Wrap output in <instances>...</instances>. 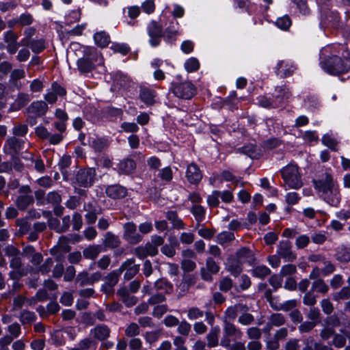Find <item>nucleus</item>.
<instances>
[{
  "instance_id": "54",
  "label": "nucleus",
  "mask_w": 350,
  "mask_h": 350,
  "mask_svg": "<svg viewBox=\"0 0 350 350\" xmlns=\"http://www.w3.org/2000/svg\"><path fill=\"white\" fill-rule=\"evenodd\" d=\"M321 312L318 308L312 306L310 308L308 312L307 313V318L316 324L321 320Z\"/></svg>"
},
{
  "instance_id": "34",
  "label": "nucleus",
  "mask_w": 350,
  "mask_h": 350,
  "mask_svg": "<svg viewBox=\"0 0 350 350\" xmlns=\"http://www.w3.org/2000/svg\"><path fill=\"white\" fill-rule=\"evenodd\" d=\"M196 283V278L192 275H184L180 283L178 285V288L183 295L189 292L191 286L194 285Z\"/></svg>"
},
{
  "instance_id": "21",
  "label": "nucleus",
  "mask_w": 350,
  "mask_h": 350,
  "mask_svg": "<svg viewBox=\"0 0 350 350\" xmlns=\"http://www.w3.org/2000/svg\"><path fill=\"white\" fill-rule=\"evenodd\" d=\"M110 333L109 327L104 324L98 325L91 330V334L94 338L100 341L107 340L109 337Z\"/></svg>"
},
{
  "instance_id": "1",
  "label": "nucleus",
  "mask_w": 350,
  "mask_h": 350,
  "mask_svg": "<svg viewBox=\"0 0 350 350\" xmlns=\"http://www.w3.org/2000/svg\"><path fill=\"white\" fill-rule=\"evenodd\" d=\"M322 68L327 72L336 75L350 70V57L344 59L337 55L326 57L321 62Z\"/></svg>"
},
{
  "instance_id": "55",
  "label": "nucleus",
  "mask_w": 350,
  "mask_h": 350,
  "mask_svg": "<svg viewBox=\"0 0 350 350\" xmlns=\"http://www.w3.org/2000/svg\"><path fill=\"white\" fill-rule=\"evenodd\" d=\"M200 63L195 57L188 59L185 63V68L188 72H195L198 70Z\"/></svg>"
},
{
  "instance_id": "29",
  "label": "nucleus",
  "mask_w": 350,
  "mask_h": 350,
  "mask_svg": "<svg viewBox=\"0 0 350 350\" xmlns=\"http://www.w3.org/2000/svg\"><path fill=\"white\" fill-rule=\"evenodd\" d=\"M219 332V327L218 326H215L212 327L206 334V340L207 342V346L209 348H213L218 345Z\"/></svg>"
},
{
  "instance_id": "64",
  "label": "nucleus",
  "mask_w": 350,
  "mask_h": 350,
  "mask_svg": "<svg viewBox=\"0 0 350 350\" xmlns=\"http://www.w3.org/2000/svg\"><path fill=\"white\" fill-rule=\"evenodd\" d=\"M247 336L251 340H260L262 336L261 330L257 327H252L247 329Z\"/></svg>"
},
{
  "instance_id": "38",
  "label": "nucleus",
  "mask_w": 350,
  "mask_h": 350,
  "mask_svg": "<svg viewBox=\"0 0 350 350\" xmlns=\"http://www.w3.org/2000/svg\"><path fill=\"white\" fill-rule=\"evenodd\" d=\"M43 215L45 217H49L48 220V226L49 228L54 230L57 233H62L60 221L56 217H51V211H44Z\"/></svg>"
},
{
  "instance_id": "13",
  "label": "nucleus",
  "mask_w": 350,
  "mask_h": 350,
  "mask_svg": "<svg viewBox=\"0 0 350 350\" xmlns=\"http://www.w3.org/2000/svg\"><path fill=\"white\" fill-rule=\"evenodd\" d=\"M96 170L94 168L81 170L77 174V181L82 187H88L94 182Z\"/></svg>"
},
{
  "instance_id": "52",
  "label": "nucleus",
  "mask_w": 350,
  "mask_h": 350,
  "mask_svg": "<svg viewBox=\"0 0 350 350\" xmlns=\"http://www.w3.org/2000/svg\"><path fill=\"white\" fill-rule=\"evenodd\" d=\"M140 333L139 325L135 323H131L127 325L124 330V334L127 337L134 338Z\"/></svg>"
},
{
  "instance_id": "4",
  "label": "nucleus",
  "mask_w": 350,
  "mask_h": 350,
  "mask_svg": "<svg viewBox=\"0 0 350 350\" xmlns=\"http://www.w3.org/2000/svg\"><path fill=\"white\" fill-rule=\"evenodd\" d=\"M147 33L150 37V44L152 46L159 45L161 38L164 36L163 27L155 21H150L147 26Z\"/></svg>"
},
{
  "instance_id": "6",
  "label": "nucleus",
  "mask_w": 350,
  "mask_h": 350,
  "mask_svg": "<svg viewBox=\"0 0 350 350\" xmlns=\"http://www.w3.org/2000/svg\"><path fill=\"white\" fill-rule=\"evenodd\" d=\"M123 239L129 244L136 245L142 241L143 237L137 232V226L133 222H127L123 226Z\"/></svg>"
},
{
  "instance_id": "27",
  "label": "nucleus",
  "mask_w": 350,
  "mask_h": 350,
  "mask_svg": "<svg viewBox=\"0 0 350 350\" xmlns=\"http://www.w3.org/2000/svg\"><path fill=\"white\" fill-rule=\"evenodd\" d=\"M25 142L16 136L10 137L5 142V146L14 154H16L23 148Z\"/></svg>"
},
{
  "instance_id": "59",
  "label": "nucleus",
  "mask_w": 350,
  "mask_h": 350,
  "mask_svg": "<svg viewBox=\"0 0 350 350\" xmlns=\"http://www.w3.org/2000/svg\"><path fill=\"white\" fill-rule=\"evenodd\" d=\"M7 331L9 332V336H13V338H17L21 334V325L14 322L10 325H8L7 328Z\"/></svg>"
},
{
  "instance_id": "14",
  "label": "nucleus",
  "mask_w": 350,
  "mask_h": 350,
  "mask_svg": "<svg viewBox=\"0 0 350 350\" xmlns=\"http://www.w3.org/2000/svg\"><path fill=\"white\" fill-rule=\"evenodd\" d=\"M134 262L135 260L133 258L128 259L118 268L121 269L122 273L125 271L124 278L126 280H131L139 271V265H135Z\"/></svg>"
},
{
  "instance_id": "25",
  "label": "nucleus",
  "mask_w": 350,
  "mask_h": 350,
  "mask_svg": "<svg viewBox=\"0 0 350 350\" xmlns=\"http://www.w3.org/2000/svg\"><path fill=\"white\" fill-rule=\"evenodd\" d=\"M103 245L109 249H115L121 244V240L118 236L111 232H107L104 234L103 240Z\"/></svg>"
},
{
  "instance_id": "47",
  "label": "nucleus",
  "mask_w": 350,
  "mask_h": 350,
  "mask_svg": "<svg viewBox=\"0 0 350 350\" xmlns=\"http://www.w3.org/2000/svg\"><path fill=\"white\" fill-rule=\"evenodd\" d=\"M252 252L248 247H241L236 252V257L237 258V261L240 262H241V261L249 260L252 258Z\"/></svg>"
},
{
  "instance_id": "45",
  "label": "nucleus",
  "mask_w": 350,
  "mask_h": 350,
  "mask_svg": "<svg viewBox=\"0 0 350 350\" xmlns=\"http://www.w3.org/2000/svg\"><path fill=\"white\" fill-rule=\"evenodd\" d=\"M297 306V301L296 299H291L285 301L284 303L280 304V305H275V306H273V309L275 310H283L284 312L288 311H292L294 309H296L295 308Z\"/></svg>"
},
{
  "instance_id": "26",
  "label": "nucleus",
  "mask_w": 350,
  "mask_h": 350,
  "mask_svg": "<svg viewBox=\"0 0 350 350\" xmlns=\"http://www.w3.org/2000/svg\"><path fill=\"white\" fill-rule=\"evenodd\" d=\"M197 222L195 228L198 229L201 226V222L205 219L206 209L200 204H193L190 209Z\"/></svg>"
},
{
  "instance_id": "32",
  "label": "nucleus",
  "mask_w": 350,
  "mask_h": 350,
  "mask_svg": "<svg viewBox=\"0 0 350 350\" xmlns=\"http://www.w3.org/2000/svg\"><path fill=\"white\" fill-rule=\"evenodd\" d=\"M101 249L100 245H90L83 250V255L86 259L94 260L101 252Z\"/></svg>"
},
{
  "instance_id": "3",
  "label": "nucleus",
  "mask_w": 350,
  "mask_h": 350,
  "mask_svg": "<svg viewBox=\"0 0 350 350\" xmlns=\"http://www.w3.org/2000/svg\"><path fill=\"white\" fill-rule=\"evenodd\" d=\"M283 180L291 189H298L303 185L297 165L289 164L281 170Z\"/></svg>"
},
{
  "instance_id": "42",
  "label": "nucleus",
  "mask_w": 350,
  "mask_h": 350,
  "mask_svg": "<svg viewBox=\"0 0 350 350\" xmlns=\"http://www.w3.org/2000/svg\"><path fill=\"white\" fill-rule=\"evenodd\" d=\"M36 315L33 312L24 310L21 312L19 319L23 325L31 324L36 321Z\"/></svg>"
},
{
  "instance_id": "51",
  "label": "nucleus",
  "mask_w": 350,
  "mask_h": 350,
  "mask_svg": "<svg viewBox=\"0 0 350 350\" xmlns=\"http://www.w3.org/2000/svg\"><path fill=\"white\" fill-rule=\"evenodd\" d=\"M191 331V325L186 320L179 321L177 332L183 336H188Z\"/></svg>"
},
{
  "instance_id": "53",
  "label": "nucleus",
  "mask_w": 350,
  "mask_h": 350,
  "mask_svg": "<svg viewBox=\"0 0 350 350\" xmlns=\"http://www.w3.org/2000/svg\"><path fill=\"white\" fill-rule=\"evenodd\" d=\"M347 339L345 336L340 334H334L329 345H333L336 348L340 349L345 346Z\"/></svg>"
},
{
  "instance_id": "7",
  "label": "nucleus",
  "mask_w": 350,
  "mask_h": 350,
  "mask_svg": "<svg viewBox=\"0 0 350 350\" xmlns=\"http://www.w3.org/2000/svg\"><path fill=\"white\" fill-rule=\"evenodd\" d=\"M122 275L121 269H117L109 273L105 278V283L101 286L100 291L107 295L113 293L114 286L118 284Z\"/></svg>"
},
{
  "instance_id": "40",
  "label": "nucleus",
  "mask_w": 350,
  "mask_h": 350,
  "mask_svg": "<svg viewBox=\"0 0 350 350\" xmlns=\"http://www.w3.org/2000/svg\"><path fill=\"white\" fill-rule=\"evenodd\" d=\"M271 269L265 265H258L252 270L253 276L260 279H264L271 274Z\"/></svg>"
},
{
  "instance_id": "39",
  "label": "nucleus",
  "mask_w": 350,
  "mask_h": 350,
  "mask_svg": "<svg viewBox=\"0 0 350 350\" xmlns=\"http://www.w3.org/2000/svg\"><path fill=\"white\" fill-rule=\"evenodd\" d=\"M95 43L100 47H105L110 42L109 36L105 31L97 32L94 34Z\"/></svg>"
},
{
  "instance_id": "43",
  "label": "nucleus",
  "mask_w": 350,
  "mask_h": 350,
  "mask_svg": "<svg viewBox=\"0 0 350 350\" xmlns=\"http://www.w3.org/2000/svg\"><path fill=\"white\" fill-rule=\"evenodd\" d=\"M350 298V286H344L339 291L333 294V299L337 302Z\"/></svg>"
},
{
  "instance_id": "35",
  "label": "nucleus",
  "mask_w": 350,
  "mask_h": 350,
  "mask_svg": "<svg viewBox=\"0 0 350 350\" xmlns=\"http://www.w3.org/2000/svg\"><path fill=\"white\" fill-rule=\"evenodd\" d=\"M135 163L133 159H126L119 163L118 170L122 174H129L135 170Z\"/></svg>"
},
{
  "instance_id": "8",
  "label": "nucleus",
  "mask_w": 350,
  "mask_h": 350,
  "mask_svg": "<svg viewBox=\"0 0 350 350\" xmlns=\"http://www.w3.org/2000/svg\"><path fill=\"white\" fill-rule=\"evenodd\" d=\"M220 267L215 260L208 257L206 260L205 267L200 269V276L206 282L213 280L212 275H216L219 271Z\"/></svg>"
},
{
  "instance_id": "5",
  "label": "nucleus",
  "mask_w": 350,
  "mask_h": 350,
  "mask_svg": "<svg viewBox=\"0 0 350 350\" xmlns=\"http://www.w3.org/2000/svg\"><path fill=\"white\" fill-rule=\"evenodd\" d=\"M172 92L178 98L190 99L195 95L196 88L191 83L185 81L180 83L173 84Z\"/></svg>"
},
{
  "instance_id": "10",
  "label": "nucleus",
  "mask_w": 350,
  "mask_h": 350,
  "mask_svg": "<svg viewBox=\"0 0 350 350\" xmlns=\"http://www.w3.org/2000/svg\"><path fill=\"white\" fill-rule=\"evenodd\" d=\"M277 254L279 257L287 262H293L297 259L296 254L292 250V244L288 240H282L278 245Z\"/></svg>"
},
{
  "instance_id": "58",
  "label": "nucleus",
  "mask_w": 350,
  "mask_h": 350,
  "mask_svg": "<svg viewBox=\"0 0 350 350\" xmlns=\"http://www.w3.org/2000/svg\"><path fill=\"white\" fill-rule=\"evenodd\" d=\"M78 345L81 350H94L96 349V342L89 338L81 340Z\"/></svg>"
},
{
  "instance_id": "62",
  "label": "nucleus",
  "mask_w": 350,
  "mask_h": 350,
  "mask_svg": "<svg viewBox=\"0 0 350 350\" xmlns=\"http://www.w3.org/2000/svg\"><path fill=\"white\" fill-rule=\"evenodd\" d=\"M27 126L23 124H16L12 129V134L16 137H23L27 133Z\"/></svg>"
},
{
  "instance_id": "61",
  "label": "nucleus",
  "mask_w": 350,
  "mask_h": 350,
  "mask_svg": "<svg viewBox=\"0 0 350 350\" xmlns=\"http://www.w3.org/2000/svg\"><path fill=\"white\" fill-rule=\"evenodd\" d=\"M258 103L260 106L265 108H278L280 107V105L275 101L274 99L270 100L266 97H260L258 99Z\"/></svg>"
},
{
  "instance_id": "22",
  "label": "nucleus",
  "mask_w": 350,
  "mask_h": 350,
  "mask_svg": "<svg viewBox=\"0 0 350 350\" xmlns=\"http://www.w3.org/2000/svg\"><path fill=\"white\" fill-rule=\"evenodd\" d=\"M297 67L292 63L281 61L277 66V74L281 77L286 78L293 75Z\"/></svg>"
},
{
  "instance_id": "33",
  "label": "nucleus",
  "mask_w": 350,
  "mask_h": 350,
  "mask_svg": "<svg viewBox=\"0 0 350 350\" xmlns=\"http://www.w3.org/2000/svg\"><path fill=\"white\" fill-rule=\"evenodd\" d=\"M286 320L284 316L281 313H273L269 317L267 327L269 329L272 327H280L285 324Z\"/></svg>"
},
{
  "instance_id": "28",
  "label": "nucleus",
  "mask_w": 350,
  "mask_h": 350,
  "mask_svg": "<svg viewBox=\"0 0 350 350\" xmlns=\"http://www.w3.org/2000/svg\"><path fill=\"white\" fill-rule=\"evenodd\" d=\"M275 93L274 100L280 105V107L291 96V92L286 85L276 87Z\"/></svg>"
},
{
  "instance_id": "46",
  "label": "nucleus",
  "mask_w": 350,
  "mask_h": 350,
  "mask_svg": "<svg viewBox=\"0 0 350 350\" xmlns=\"http://www.w3.org/2000/svg\"><path fill=\"white\" fill-rule=\"evenodd\" d=\"M312 291L322 294H326L329 291V286L322 279H317L312 282Z\"/></svg>"
},
{
  "instance_id": "57",
  "label": "nucleus",
  "mask_w": 350,
  "mask_h": 350,
  "mask_svg": "<svg viewBox=\"0 0 350 350\" xmlns=\"http://www.w3.org/2000/svg\"><path fill=\"white\" fill-rule=\"evenodd\" d=\"M336 259L342 262H350V249L341 248L340 249L336 254Z\"/></svg>"
},
{
  "instance_id": "63",
  "label": "nucleus",
  "mask_w": 350,
  "mask_h": 350,
  "mask_svg": "<svg viewBox=\"0 0 350 350\" xmlns=\"http://www.w3.org/2000/svg\"><path fill=\"white\" fill-rule=\"evenodd\" d=\"M166 300L165 296L163 293H157L152 295L148 300L149 305L157 306Z\"/></svg>"
},
{
  "instance_id": "37",
  "label": "nucleus",
  "mask_w": 350,
  "mask_h": 350,
  "mask_svg": "<svg viewBox=\"0 0 350 350\" xmlns=\"http://www.w3.org/2000/svg\"><path fill=\"white\" fill-rule=\"evenodd\" d=\"M166 217L169 221L172 222L173 228L177 229L185 228L184 223L183 222L182 219L178 217V214L176 211H167L166 213Z\"/></svg>"
},
{
  "instance_id": "16",
  "label": "nucleus",
  "mask_w": 350,
  "mask_h": 350,
  "mask_svg": "<svg viewBox=\"0 0 350 350\" xmlns=\"http://www.w3.org/2000/svg\"><path fill=\"white\" fill-rule=\"evenodd\" d=\"M247 310L248 308L247 306L242 304H237L234 306H231L225 311L224 320H227L231 322L237 318L239 313L247 312Z\"/></svg>"
},
{
  "instance_id": "19",
  "label": "nucleus",
  "mask_w": 350,
  "mask_h": 350,
  "mask_svg": "<svg viewBox=\"0 0 350 350\" xmlns=\"http://www.w3.org/2000/svg\"><path fill=\"white\" fill-rule=\"evenodd\" d=\"M105 193L111 198L120 199L126 196L127 189L120 185H113L106 188Z\"/></svg>"
},
{
  "instance_id": "44",
  "label": "nucleus",
  "mask_w": 350,
  "mask_h": 350,
  "mask_svg": "<svg viewBox=\"0 0 350 350\" xmlns=\"http://www.w3.org/2000/svg\"><path fill=\"white\" fill-rule=\"evenodd\" d=\"M27 46L30 47L33 53L38 54L45 49V41L44 39L32 40Z\"/></svg>"
},
{
  "instance_id": "11",
  "label": "nucleus",
  "mask_w": 350,
  "mask_h": 350,
  "mask_svg": "<svg viewBox=\"0 0 350 350\" xmlns=\"http://www.w3.org/2000/svg\"><path fill=\"white\" fill-rule=\"evenodd\" d=\"M320 196L329 205L337 206L340 202V195L337 183L321 193Z\"/></svg>"
},
{
  "instance_id": "56",
  "label": "nucleus",
  "mask_w": 350,
  "mask_h": 350,
  "mask_svg": "<svg viewBox=\"0 0 350 350\" xmlns=\"http://www.w3.org/2000/svg\"><path fill=\"white\" fill-rule=\"evenodd\" d=\"M76 283L79 284L81 287L91 285L90 274L87 271L79 273L76 278Z\"/></svg>"
},
{
  "instance_id": "20",
  "label": "nucleus",
  "mask_w": 350,
  "mask_h": 350,
  "mask_svg": "<svg viewBox=\"0 0 350 350\" xmlns=\"http://www.w3.org/2000/svg\"><path fill=\"white\" fill-rule=\"evenodd\" d=\"M134 254L139 258L144 259L148 256H154L158 254V249L149 245V243H146L144 245H140L134 249Z\"/></svg>"
},
{
  "instance_id": "2",
  "label": "nucleus",
  "mask_w": 350,
  "mask_h": 350,
  "mask_svg": "<svg viewBox=\"0 0 350 350\" xmlns=\"http://www.w3.org/2000/svg\"><path fill=\"white\" fill-rule=\"evenodd\" d=\"M99 54L94 47H85L83 56L77 60V68L82 73H88L95 68L94 63L98 61Z\"/></svg>"
},
{
  "instance_id": "50",
  "label": "nucleus",
  "mask_w": 350,
  "mask_h": 350,
  "mask_svg": "<svg viewBox=\"0 0 350 350\" xmlns=\"http://www.w3.org/2000/svg\"><path fill=\"white\" fill-rule=\"evenodd\" d=\"M109 146V142L105 138H96L92 141V147L96 152H102Z\"/></svg>"
},
{
  "instance_id": "15",
  "label": "nucleus",
  "mask_w": 350,
  "mask_h": 350,
  "mask_svg": "<svg viewBox=\"0 0 350 350\" xmlns=\"http://www.w3.org/2000/svg\"><path fill=\"white\" fill-rule=\"evenodd\" d=\"M48 105L46 102L37 100L33 102L27 109V114H32L35 117H41L46 114L48 111Z\"/></svg>"
},
{
  "instance_id": "9",
  "label": "nucleus",
  "mask_w": 350,
  "mask_h": 350,
  "mask_svg": "<svg viewBox=\"0 0 350 350\" xmlns=\"http://www.w3.org/2000/svg\"><path fill=\"white\" fill-rule=\"evenodd\" d=\"M312 183L314 189L319 193L329 189L331 187L336 184L331 174L325 172L322 173L318 179H313Z\"/></svg>"
},
{
  "instance_id": "30",
  "label": "nucleus",
  "mask_w": 350,
  "mask_h": 350,
  "mask_svg": "<svg viewBox=\"0 0 350 350\" xmlns=\"http://www.w3.org/2000/svg\"><path fill=\"white\" fill-rule=\"evenodd\" d=\"M34 203V198L32 195H20L16 198V205L21 211L26 210L28 206Z\"/></svg>"
},
{
  "instance_id": "60",
  "label": "nucleus",
  "mask_w": 350,
  "mask_h": 350,
  "mask_svg": "<svg viewBox=\"0 0 350 350\" xmlns=\"http://www.w3.org/2000/svg\"><path fill=\"white\" fill-rule=\"evenodd\" d=\"M161 332L160 330L147 332L145 334L144 338L146 342L152 345L159 340L161 336Z\"/></svg>"
},
{
  "instance_id": "23",
  "label": "nucleus",
  "mask_w": 350,
  "mask_h": 350,
  "mask_svg": "<svg viewBox=\"0 0 350 350\" xmlns=\"http://www.w3.org/2000/svg\"><path fill=\"white\" fill-rule=\"evenodd\" d=\"M84 210L87 212L85 215L86 223L93 224L96 222L98 215L100 213V209H98L92 203L84 204Z\"/></svg>"
},
{
  "instance_id": "48",
  "label": "nucleus",
  "mask_w": 350,
  "mask_h": 350,
  "mask_svg": "<svg viewBox=\"0 0 350 350\" xmlns=\"http://www.w3.org/2000/svg\"><path fill=\"white\" fill-rule=\"evenodd\" d=\"M62 202L61 195L55 191H50L46 196V204H51L52 206L58 205Z\"/></svg>"
},
{
  "instance_id": "24",
  "label": "nucleus",
  "mask_w": 350,
  "mask_h": 350,
  "mask_svg": "<svg viewBox=\"0 0 350 350\" xmlns=\"http://www.w3.org/2000/svg\"><path fill=\"white\" fill-rule=\"evenodd\" d=\"M224 328L223 333L226 334V336L234 338L235 339H240L243 333L235 325H234L232 322H230L227 320H224Z\"/></svg>"
},
{
  "instance_id": "18",
  "label": "nucleus",
  "mask_w": 350,
  "mask_h": 350,
  "mask_svg": "<svg viewBox=\"0 0 350 350\" xmlns=\"http://www.w3.org/2000/svg\"><path fill=\"white\" fill-rule=\"evenodd\" d=\"M186 178L191 184H198L202 178V172L198 166L191 163L187 166Z\"/></svg>"
},
{
  "instance_id": "17",
  "label": "nucleus",
  "mask_w": 350,
  "mask_h": 350,
  "mask_svg": "<svg viewBox=\"0 0 350 350\" xmlns=\"http://www.w3.org/2000/svg\"><path fill=\"white\" fill-rule=\"evenodd\" d=\"M117 295L127 307H132L138 301L137 297L134 295H131L126 286L120 287L117 291Z\"/></svg>"
},
{
  "instance_id": "41",
  "label": "nucleus",
  "mask_w": 350,
  "mask_h": 350,
  "mask_svg": "<svg viewBox=\"0 0 350 350\" xmlns=\"http://www.w3.org/2000/svg\"><path fill=\"white\" fill-rule=\"evenodd\" d=\"M154 286L156 290L164 291L166 293H171L173 291V285L165 278L157 280Z\"/></svg>"
},
{
  "instance_id": "12",
  "label": "nucleus",
  "mask_w": 350,
  "mask_h": 350,
  "mask_svg": "<svg viewBox=\"0 0 350 350\" xmlns=\"http://www.w3.org/2000/svg\"><path fill=\"white\" fill-rule=\"evenodd\" d=\"M205 315L207 323L213 325L215 323V316L208 311L204 312L202 310L196 306H192L187 310V317L190 321H196L201 319Z\"/></svg>"
},
{
  "instance_id": "49",
  "label": "nucleus",
  "mask_w": 350,
  "mask_h": 350,
  "mask_svg": "<svg viewBox=\"0 0 350 350\" xmlns=\"http://www.w3.org/2000/svg\"><path fill=\"white\" fill-rule=\"evenodd\" d=\"M234 234L233 232L229 231H224L219 233L217 236V241L220 245H224L230 243L234 239Z\"/></svg>"
},
{
  "instance_id": "36",
  "label": "nucleus",
  "mask_w": 350,
  "mask_h": 350,
  "mask_svg": "<svg viewBox=\"0 0 350 350\" xmlns=\"http://www.w3.org/2000/svg\"><path fill=\"white\" fill-rule=\"evenodd\" d=\"M238 152L245 154L252 159H258L260 157V150L256 146L248 144L237 150Z\"/></svg>"
},
{
  "instance_id": "31",
  "label": "nucleus",
  "mask_w": 350,
  "mask_h": 350,
  "mask_svg": "<svg viewBox=\"0 0 350 350\" xmlns=\"http://www.w3.org/2000/svg\"><path fill=\"white\" fill-rule=\"evenodd\" d=\"M156 93L154 90L146 88H141L139 97L142 102L147 105H152L154 103Z\"/></svg>"
}]
</instances>
